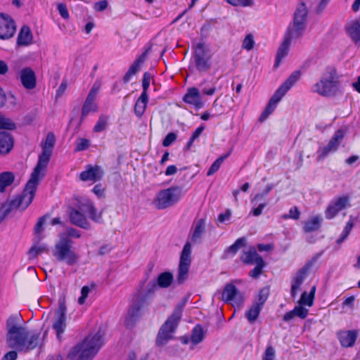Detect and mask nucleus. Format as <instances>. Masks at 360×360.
I'll return each instance as SVG.
<instances>
[{
    "label": "nucleus",
    "instance_id": "57",
    "mask_svg": "<svg viewBox=\"0 0 360 360\" xmlns=\"http://www.w3.org/2000/svg\"><path fill=\"white\" fill-rule=\"evenodd\" d=\"M90 292V288L87 285L82 287L81 290V296L78 299V303L79 304H83L85 302L86 297L89 295Z\"/></svg>",
    "mask_w": 360,
    "mask_h": 360
},
{
    "label": "nucleus",
    "instance_id": "51",
    "mask_svg": "<svg viewBox=\"0 0 360 360\" xmlns=\"http://www.w3.org/2000/svg\"><path fill=\"white\" fill-rule=\"evenodd\" d=\"M90 146V141L86 139H77L75 151L79 152L86 150Z\"/></svg>",
    "mask_w": 360,
    "mask_h": 360
},
{
    "label": "nucleus",
    "instance_id": "37",
    "mask_svg": "<svg viewBox=\"0 0 360 360\" xmlns=\"http://www.w3.org/2000/svg\"><path fill=\"white\" fill-rule=\"evenodd\" d=\"M173 275L169 271L161 273L155 281L158 286L162 288L169 287L173 281Z\"/></svg>",
    "mask_w": 360,
    "mask_h": 360
},
{
    "label": "nucleus",
    "instance_id": "14",
    "mask_svg": "<svg viewBox=\"0 0 360 360\" xmlns=\"http://www.w3.org/2000/svg\"><path fill=\"white\" fill-rule=\"evenodd\" d=\"M316 260V257H313L310 261L307 262L306 264L301 268L292 278L290 289V295L292 297L295 298L297 296L300 286L303 283L309 269L315 264Z\"/></svg>",
    "mask_w": 360,
    "mask_h": 360
},
{
    "label": "nucleus",
    "instance_id": "20",
    "mask_svg": "<svg viewBox=\"0 0 360 360\" xmlns=\"http://www.w3.org/2000/svg\"><path fill=\"white\" fill-rule=\"evenodd\" d=\"M103 174V170L100 166L89 165L86 166V170L80 173L79 178L83 181L96 182L102 179Z\"/></svg>",
    "mask_w": 360,
    "mask_h": 360
},
{
    "label": "nucleus",
    "instance_id": "8",
    "mask_svg": "<svg viewBox=\"0 0 360 360\" xmlns=\"http://www.w3.org/2000/svg\"><path fill=\"white\" fill-rule=\"evenodd\" d=\"M181 196V189L178 186H172L158 192L153 204L158 210H165L176 204Z\"/></svg>",
    "mask_w": 360,
    "mask_h": 360
},
{
    "label": "nucleus",
    "instance_id": "35",
    "mask_svg": "<svg viewBox=\"0 0 360 360\" xmlns=\"http://www.w3.org/2000/svg\"><path fill=\"white\" fill-rule=\"evenodd\" d=\"M41 239V236H37L35 238V240L37 241L36 244H34L29 250L28 254L30 258H34L39 254H41L43 252H47L49 249L46 244L44 243H39V241Z\"/></svg>",
    "mask_w": 360,
    "mask_h": 360
},
{
    "label": "nucleus",
    "instance_id": "16",
    "mask_svg": "<svg viewBox=\"0 0 360 360\" xmlns=\"http://www.w3.org/2000/svg\"><path fill=\"white\" fill-rule=\"evenodd\" d=\"M268 296L269 290L267 288H263L259 290L251 307L249 309V323H253L257 319Z\"/></svg>",
    "mask_w": 360,
    "mask_h": 360
},
{
    "label": "nucleus",
    "instance_id": "21",
    "mask_svg": "<svg viewBox=\"0 0 360 360\" xmlns=\"http://www.w3.org/2000/svg\"><path fill=\"white\" fill-rule=\"evenodd\" d=\"M20 79L22 85L26 89L31 90L37 86V77L31 68H25L20 71Z\"/></svg>",
    "mask_w": 360,
    "mask_h": 360
},
{
    "label": "nucleus",
    "instance_id": "30",
    "mask_svg": "<svg viewBox=\"0 0 360 360\" xmlns=\"http://www.w3.org/2000/svg\"><path fill=\"white\" fill-rule=\"evenodd\" d=\"M205 232V221L203 219L198 220L193 226V231L191 237V242L198 243L200 242L202 235Z\"/></svg>",
    "mask_w": 360,
    "mask_h": 360
},
{
    "label": "nucleus",
    "instance_id": "13",
    "mask_svg": "<svg viewBox=\"0 0 360 360\" xmlns=\"http://www.w3.org/2000/svg\"><path fill=\"white\" fill-rule=\"evenodd\" d=\"M266 265V262L257 252L255 248L249 247V267H252L249 271V276L257 279L264 274Z\"/></svg>",
    "mask_w": 360,
    "mask_h": 360
},
{
    "label": "nucleus",
    "instance_id": "58",
    "mask_svg": "<svg viewBox=\"0 0 360 360\" xmlns=\"http://www.w3.org/2000/svg\"><path fill=\"white\" fill-rule=\"evenodd\" d=\"M274 358L275 350L271 346H269L266 349L262 360H274Z\"/></svg>",
    "mask_w": 360,
    "mask_h": 360
},
{
    "label": "nucleus",
    "instance_id": "31",
    "mask_svg": "<svg viewBox=\"0 0 360 360\" xmlns=\"http://www.w3.org/2000/svg\"><path fill=\"white\" fill-rule=\"evenodd\" d=\"M96 98L87 95L82 109V120L86 117L90 112H95L97 111L98 106L96 103Z\"/></svg>",
    "mask_w": 360,
    "mask_h": 360
},
{
    "label": "nucleus",
    "instance_id": "9",
    "mask_svg": "<svg viewBox=\"0 0 360 360\" xmlns=\"http://www.w3.org/2000/svg\"><path fill=\"white\" fill-rule=\"evenodd\" d=\"M308 9L304 3L300 2L295 11L293 24L288 30L291 37L300 38L306 28Z\"/></svg>",
    "mask_w": 360,
    "mask_h": 360
},
{
    "label": "nucleus",
    "instance_id": "40",
    "mask_svg": "<svg viewBox=\"0 0 360 360\" xmlns=\"http://www.w3.org/2000/svg\"><path fill=\"white\" fill-rule=\"evenodd\" d=\"M140 316L141 313L134 311L131 308H129L124 319V326L128 328H133Z\"/></svg>",
    "mask_w": 360,
    "mask_h": 360
},
{
    "label": "nucleus",
    "instance_id": "36",
    "mask_svg": "<svg viewBox=\"0 0 360 360\" xmlns=\"http://www.w3.org/2000/svg\"><path fill=\"white\" fill-rule=\"evenodd\" d=\"M205 331L200 325H196L192 330L191 342L193 346L200 343L205 338Z\"/></svg>",
    "mask_w": 360,
    "mask_h": 360
},
{
    "label": "nucleus",
    "instance_id": "59",
    "mask_svg": "<svg viewBox=\"0 0 360 360\" xmlns=\"http://www.w3.org/2000/svg\"><path fill=\"white\" fill-rule=\"evenodd\" d=\"M44 223H45V217H40L34 227V232H35V234L37 235V236H40V233L42 232L43 225L44 224Z\"/></svg>",
    "mask_w": 360,
    "mask_h": 360
},
{
    "label": "nucleus",
    "instance_id": "18",
    "mask_svg": "<svg viewBox=\"0 0 360 360\" xmlns=\"http://www.w3.org/2000/svg\"><path fill=\"white\" fill-rule=\"evenodd\" d=\"M16 31L14 20L8 15L0 13V39H8L13 37Z\"/></svg>",
    "mask_w": 360,
    "mask_h": 360
},
{
    "label": "nucleus",
    "instance_id": "38",
    "mask_svg": "<svg viewBox=\"0 0 360 360\" xmlns=\"http://www.w3.org/2000/svg\"><path fill=\"white\" fill-rule=\"evenodd\" d=\"M15 179V175L11 172H4L0 174V192L5 191L7 186L13 184Z\"/></svg>",
    "mask_w": 360,
    "mask_h": 360
},
{
    "label": "nucleus",
    "instance_id": "44",
    "mask_svg": "<svg viewBox=\"0 0 360 360\" xmlns=\"http://www.w3.org/2000/svg\"><path fill=\"white\" fill-rule=\"evenodd\" d=\"M251 202L252 205L251 212L255 217L259 216L262 214L263 209L267 205L265 199H261L260 200H257L255 202H253L252 200Z\"/></svg>",
    "mask_w": 360,
    "mask_h": 360
},
{
    "label": "nucleus",
    "instance_id": "54",
    "mask_svg": "<svg viewBox=\"0 0 360 360\" xmlns=\"http://www.w3.org/2000/svg\"><path fill=\"white\" fill-rule=\"evenodd\" d=\"M304 305L296 306L292 310L295 316L300 319H305L308 314L309 310L303 307Z\"/></svg>",
    "mask_w": 360,
    "mask_h": 360
},
{
    "label": "nucleus",
    "instance_id": "43",
    "mask_svg": "<svg viewBox=\"0 0 360 360\" xmlns=\"http://www.w3.org/2000/svg\"><path fill=\"white\" fill-rule=\"evenodd\" d=\"M354 224V219L351 216L349 220L347 221L346 226H345L340 237L338 239H337V240H336V243L338 244H341L346 240V238L349 236L351 230L352 229Z\"/></svg>",
    "mask_w": 360,
    "mask_h": 360
},
{
    "label": "nucleus",
    "instance_id": "24",
    "mask_svg": "<svg viewBox=\"0 0 360 360\" xmlns=\"http://www.w3.org/2000/svg\"><path fill=\"white\" fill-rule=\"evenodd\" d=\"M294 39L295 38L294 37H291L290 32H288L283 43L278 49L274 67H278L282 59L288 55L290 41Z\"/></svg>",
    "mask_w": 360,
    "mask_h": 360
},
{
    "label": "nucleus",
    "instance_id": "27",
    "mask_svg": "<svg viewBox=\"0 0 360 360\" xmlns=\"http://www.w3.org/2000/svg\"><path fill=\"white\" fill-rule=\"evenodd\" d=\"M184 101L187 103L194 105L197 108H200L203 105L199 91L195 87L188 90L184 97Z\"/></svg>",
    "mask_w": 360,
    "mask_h": 360
},
{
    "label": "nucleus",
    "instance_id": "42",
    "mask_svg": "<svg viewBox=\"0 0 360 360\" xmlns=\"http://www.w3.org/2000/svg\"><path fill=\"white\" fill-rule=\"evenodd\" d=\"M158 287L156 282L152 281L148 283L145 288L143 284L141 285L137 290L150 298L157 290Z\"/></svg>",
    "mask_w": 360,
    "mask_h": 360
},
{
    "label": "nucleus",
    "instance_id": "46",
    "mask_svg": "<svg viewBox=\"0 0 360 360\" xmlns=\"http://www.w3.org/2000/svg\"><path fill=\"white\" fill-rule=\"evenodd\" d=\"M345 131L342 129L337 130L329 141V143H332L333 146H335V147L338 148L341 141L345 136Z\"/></svg>",
    "mask_w": 360,
    "mask_h": 360
},
{
    "label": "nucleus",
    "instance_id": "48",
    "mask_svg": "<svg viewBox=\"0 0 360 360\" xmlns=\"http://www.w3.org/2000/svg\"><path fill=\"white\" fill-rule=\"evenodd\" d=\"M228 157V155H226L224 156H221L219 158H217L213 164L211 165L210 168L209 169L207 175V176H212L216 172H217L221 167L222 162L224 161V160Z\"/></svg>",
    "mask_w": 360,
    "mask_h": 360
},
{
    "label": "nucleus",
    "instance_id": "7",
    "mask_svg": "<svg viewBox=\"0 0 360 360\" xmlns=\"http://www.w3.org/2000/svg\"><path fill=\"white\" fill-rule=\"evenodd\" d=\"M53 255L60 262H65L68 265L75 264L79 260V255L72 250V240L68 237L61 236L56 243Z\"/></svg>",
    "mask_w": 360,
    "mask_h": 360
},
{
    "label": "nucleus",
    "instance_id": "11",
    "mask_svg": "<svg viewBox=\"0 0 360 360\" xmlns=\"http://www.w3.org/2000/svg\"><path fill=\"white\" fill-rule=\"evenodd\" d=\"M191 245L187 242L183 248L181 254L180 261L176 276L177 282L181 284L187 280L191 264Z\"/></svg>",
    "mask_w": 360,
    "mask_h": 360
},
{
    "label": "nucleus",
    "instance_id": "12",
    "mask_svg": "<svg viewBox=\"0 0 360 360\" xmlns=\"http://www.w3.org/2000/svg\"><path fill=\"white\" fill-rule=\"evenodd\" d=\"M211 58L212 55L209 50L202 44H198L193 55V60L197 70L201 72H207L211 68Z\"/></svg>",
    "mask_w": 360,
    "mask_h": 360
},
{
    "label": "nucleus",
    "instance_id": "34",
    "mask_svg": "<svg viewBox=\"0 0 360 360\" xmlns=\"http://www.w3.org/2000/svg\"><path fill=\"white\" fill-rule=\"evenodd\" d=\"M322 218L320 215L314 216L304 222V231L310 233L317 231L321 224Z\"/></svg>",
    "mask_w": 360,
    "mask_h": 360
},
{
    "label": "nucleus",
    "instance_id": "25",
    "mask_svg": "<svg viewBox=\"0 0 360 360\" xmlns=\"http://www.w3.org/2000/svg\"><path fill=\"white\" fill-rule=\"evenodd\" d=\"M345 30L356 44L360 42V22L358 20L348 22L345 25Z\"/></svg>",
    "mask_w": 360,
    "mask_h": 360
},
{
    "label": "nucleus",
    "instance_id": "29",
    "mask_svg": "<svg viewBox=\"0 0 360 360\" xmlns=\"http://www.w3.org/2000/svg\"><path fill=\"white\" fill-rule=\"evenodd\" d=\"M13 147L12 136L6 131L0 132V154H8Z\"/></svg>",
    "mask_w": 360,
    "mask_h": 360
},
{
    "label": "nucleus",
    "instance_id": "45",
    "mask_svg": "<svg viewBox=\"0 0 360 360\" xmlns=\"http://www.w3.org/2000/svg\"><path fill=\"white\" fill-rule=\"evenodd\" d=\"M338 150V148L335 146H333L332 143H328L322 148H320L318 150L319 157L318 160H323L326 156H327L330 153H334Z\"/></svg>",
    "mask_w": 360,
    "mask_h": 360
},
{
    "label": "nucleus",
    "instance_id": "19",
    "mask_svg": "<svg viewBox=\"0 0 360 360\" xmlns=\"http://www.w3.org/2000/svg\"><path fill=\"white\" fill-rule=\"evenodd\" d=\"M349 201V199L347 196H342L331 201L325 212L326 219L334 218L339 212L347 207Z\"/></svg>",
    "mask_w": 360,
    "mask_h": 360
},
{
    "label": "nucleus",
    "instance_id": "55",
    "mask_svg": "<svg viewBox=\"0 0 360 360\" xmlns=\"http://www.w3.org/2000/svg\"><path fill=\"white\" fill-rule=\"evenodd\" d=\"M176 138H177V136L174 132H170V133L167 134L162 141V146L164 147L169 146L172 143H173L176 141Z\"/></svg>",
    "mask_w": 360,
    "mask_h": 360
},
{
    "label": "nucleus",
    "instance_id": "41",
    "mask_svg": "<svg viewBox=\"0 0 360 360\" xmlns=\"http://www.w3.org/2000/svg\"><path fill=\"white\" fill-rule=\"evenodd\" d=\"M238 290L232 283L226 285L222 292V300L226 302H231L234 299V296L237 295Z\"/></svg>",
    "mask_w": 360,
    "mask_h": 360
},
{
    "label": "nucleus",
    "instance_id": "3",
    "mask_svg": "<svg viewBox=\"0 0 360 360\" xmlns=\"http://www.w3.org/2000/svg\"><path fill=\"white\" fill-rule=\"evenodd\" d=\"M103 345L100 331L89 335L81 344L73 347L68 354L71 360H91Z\"/></svg>",
    "mask_w": 360,
    "mask_h": 360
},
{
    "label": "nucleus",
    "instance_id": "4",
    "mask_svg": "<svg viewBox=\"0 0 360 360\" xmlns=\"http://www.w3.org/2000/svg\"><path fill=\"white\" fill-rule=\"evenodd\" d=\"M186 303V299L178 304L174 309L172 314L167 318L165 323L159 330L156 345L164 346L170 340L173 339V334L175 332L182 316V313Z\"/></svg>",
    "mask_w": 360,
    "mask_h": 360
},
{
    "label": "nucleus",
    "instance_id": "5",
    "mask_svg": "<svg viewBox=\"0 0 360 360\" xmlns=\"http://www.w3.org/2000/svg\"><path fill=\"white\" fill-rule=\"evenodd\" d=\"M311 91L323 96H335L340 91L335 70L332 67H328L319 81L312 86Z\"/></svg>",
    "mask_w": 360,
    "mask_h": 360
},
{
    "label": "nucleus",
    "instance_id": "61",
    "mask_svg": "<svg viewBox=\"0 0 360 360\" xmlns=\"http://www.w3.org/2000/svg\"><path fill=\"white\" fill-rule=\"evenodd\" d=\"M58 10L60 15H61L62 18H63L64 19L69 18V13L67 9V7L65 4H58Z\"/></svg>",
    "mask_w": 360,
    "mask_h": 360
},
{
    "label": "nucleus",
    "instance_id": "23",
    "mask_svg": "<svg viewBox=\"0 0 360 360\" xmlns=\"http://www.w3.org/2000/svg\"><path fill=\"white\" fill-rule=\"evenodd\" d=\"M69 217L70 222L77 226L84 229H89L91 227L90 223L80 210L70 208L69 210Z\"/></svg>",
    "mask_w": 360,
    "mask_h": 360
},
{
    "label": "nucleus",
    "instance_id": "28",
    "mask_svg": "<svg viewBox=\"0 0 360 360\" xmlns=\"http://www.w3.org/2000/svg\"><path fill=\"white\" fill-rule=\"evenodd\" d=\"M149 297L147 295H143L141 292L138 290L134 295V302L130 307L134 311L141 313V310L144 307L149 305Z\"/></svg>",
    "mask_w": 360,
    "mask_h": 360
},
{
    "label": "nucleus",
    "instance_id": "22",
    "mask_svg": "<svg viewBox=\"0 0 360 360\" xmlns=\"http://www.w3.org/2000/svg\"><path fill=\"white\" fill-rule=\"evenodd\" d=\"M79 209L81 212L89 214V218L96 223H102L101 212L97 213L93 202L88 199H84L79 202Z\"/></svg>",
    "mask_w": 360,
    "mask_h": 360
},
{
    "label": "nucleus",
    "instance_id": "26",
    "mask_svg": "<svg viewBox=\"0 0 360 360\" xmlns=\"http://www.w3.org/2000/svg\"><path fill=\"white\" fill-rule=\"evenodd\" d=\"M357 333L355 330H345L338 333V338L344 347H352L356 341Z\"/></svg>",
    "mask_w": 360,
    "mask_h": 360
},
{
    "label": "nucleus",
    "instance_id": "6",
    "mask_svg": "<svg viewBox=\"0 0 360 360\" xmlns=\"http://www.w3.org/2000/svg\"><path fill=\"white\" fill-rule=\"evenodd\" d=\"M301 76L300 71H294L288 79L279 86L275 91L274 95L270 98L266 108L260 116L261 121L264 120L267 117L271 115L276 109L278 103L281 101L282 98L286 93L293 86L295 83L300 79Z\"/></svg>",
    "mask_w": 360,
    "mask_h": 360
},
{
    "label": "nucleus",
    "instance_id": "63",
    "mask_svg": "<svg viewBox=\"0 0 360 360\" xmlns=\"http://www.w3.org/2000/svg\"><path fill=\"white\" fill-rule=\"evenodd\" d=\"M100 89V83L98 82H96L92 88L91 89L88 96L96 98L97 94Z\"/></svg>",
    "mask_w": 360,
    "mask_h": 360
},
{
    "label": "nucleus",
    "instance_id": "50",
    "mask_svg": "<svg viewBox=\"0 0 360 360\" xmlns=\"http://www.w3.org/2000/svg\"><path fill=\"white\" fill-rule=\"evenodd\" d=\"M108 124V118L103 115L99 117L98 120L94 127V132H101L105 129Z\"/></svg>",
    "mask_w": 360,
    "mask_h": 360
},
{
    "label": "nucleus",
    "instance_id": "17",
    "mask_svg": "<svg viewBox=\"0 0 360 360\" xmlns=\"http://www.w3.org/2000/svg\"><path fill=\"white\" fill-rule=\"evenodd\" d=\"M248 240L245 237L238 238L235 243L228 247L224 252V257L225 259L233 257L239 250H242L243 254L241 255L240 259L244 264H248V252L246 248Z\"/></svg>",
    "mask_w": 360,
    "mask_h": 360
},
{
    "label": "nucleus",
    "instance_id": "10",
    "mask_svg": "<svg viewBox=\"0 0 360 360\" xmlns=\"http://www.w3.org/2000/svg\"><path fill=\"white\" fill-rule=\"evenodd\" d=\"M55 143V135L53 133L49 132L46 137L45 142L42 145V153L39 156L37 164L34 170L41 173H45Z\"/></svg>",
    "mask_w": 360,
    "mask_h": 360
},
{
    "label": "nucleus",
    "instance_id": "60",
    "mask_svg": "<svg viewBox=\"0 0 360 360\" xmlns=\"http://www.w3.org/2000/svg\"><path fill=\"white\" fill-rule=\"evenodd\" d=\"M271 189V186H267L261 193H257L255 195V196L252 198V202H255L257 200H260L261 199H265L264 197L269 193Z\"/></svg>",
    "mask_w": 360,
    "mask_h": 360
},
{
    "label": "nucleus",
    "instance_id": "52",
    "mask_svg": "<svg viewBox=\"0 0 360 360\" xmlns=\"http://www.w3.org/2000/svg\"><path fill=\"white\" fill-rule=\"evenodd\" d=\"M231 304L235 307L240 309L245 303V297L243 294L240 291L238 292L237 295L234 296V299L231 300Z\"/></svg>",
    "mask_w": 360,
    "mask_h": 360
},
{
    "label": "nucleus",
    "instance_id": "1",
    "mask_svg": "<svg viewBox=\"0 0 360 360\" xmlns=\"http://www.w3.org/2000/svg\"><path fill=\"white\" fill-rule=\"evenodd\" d=\"M20 314H13L6 321V343L8 347L18 351L36 348L40 342V333L30 332L22 324Z\"/></svg>",
    "mask_w": 360,
    "mask_h": 360
},
{
    "label": "nucleus",
    "instance_id": "56",
    "mask_svg": "<svg viewBox=\"0 0 360 360\" xmlns=\"http://www.w3.org/2000/svg\"><path fill=\"white\" fill-rule=\"evenodd\" d=\"M151 79V75L149 72H145L143 76V80H142V87H143V92L147 94L148 89L150 85V82Z\"/></svg>",
    "mask_w": 360,
    "mask_h": 360
},
{
    "label": "nucleus",
    "instance_id": "33",
    "mask_svg": "<svg viewBox=\"0 0 360 360\" xmlns=\"http://www.w3.org/2000/svg\"><path fill=\"white\" fill-rule=\"evenodd\" d=\"M148 101V94L142 93L136 100L134 108V113L137 117H141L143 115L147 106Z\"/></svg>",
    "mask_w": 360,
    "mask_h": 360
},
{
    "label": "nucleus",
    "instance_id": "2",
    "mask_svg": "<svg viewBox=\"0 0 360 360\" xmlns=\"http://www.w3.org/2000/svg\"><path fill=\"white\" fill-rule=\"evenodd\" d=\"M44 176L45 173H41L33 169L22 193L15 199L2 205L0 208V219H4L15 209L25 210L32 202L39 181Z\"/></svg>",
    "mask_w": 360,
    "mask_h": 360
},
{
    "label": "nucleus",
    "instance_id": "39",
    "mask_svg": "<svg viewBox=\"0 0 360 360\" xmlns=\"http://www.w3.org/2000/svg\"><path fill=\"white\" fill-rule=\"evenodd\" d=\"M315 292H316V286L315 285H313L311 287L310 292L309 293L306 291L303 292L302 293L301 297L299 300V304L311 307L314 304Z\"/></svg>",
    "mask_w": 360,
    "mask_h": 360
},
{
    "label": "nucleus",
    "instance_id": "49",
    "mask_svg": "<svg viewBox=\"0 0 360 360\" xmlns=\"http://www.w3.org/2000/svg\"><path fill=\"white\" fill-rule=\"evenodd\" d=\"M15 124L9 118H7L0 114V129H5L13 130L15 129Z\"/></svg>",
    "mask_w": 360,
    "mask_h": 360
},
{
    "label": "nucleus",
    "instance_id": "64",
    "mask_svg": "<svg viewBox=\"0 0 360 360\" xmlns=\"http://www.w3.org/2000/svg\"><path fill=\"white\" fill-rule=\"evenodd\" d=\"M18 353L15 351H10L4 354L1 360H16Z\"/></svg>",
    "mask_w": 360,
    "mask_h": 360
},
{
    "label": "nucleus",
    "instance_id": "15",
    "mask_svg": "<svg viewBox=\"0 0 360 360\" xmlns=\"http://www.w3.org/2000/svg\"><path fill=\"white\" fill-rule=\"evenodd\" d=\"M66 305L65 301H60L58 309L55 311L53 328L55 330L58 338L60 340L66 328Z\"/></svg>",
    "mask_w": 360,
    "mask_h": 360
},
{
    "label": "nucleus",
    "instance_id": "53",
    "mask_svg": "<svg viewBox=\"0 0 360 360\" xmlns=\"http://www.w3.org/2000/svg\"><path fill=\"white\" fill-rule=\"evenodd\" d=\"M300 216V212L298 210V208L296 206H294L290 208L288 214H285L282 216V218L284 219H298Z\"/></svg>",
    "mask_w": 360,
    "mask_h": 360
},
{
    "label": "nucleus",
    "instance_id": "47",
    "mask_svg": "<svg viewBox=\"0 0 360 360\" xmlns=\"http://www.w3.org/2000/svg\"><path fill=\"white\" fill-rule=\"evenodd\" d=\"M147 52L142 53L130 66L129 70L134 75L139 70L141 65L144 63Z\"/></svg>",
    "mask_w": 360,
    "mask_h": 360
},
{
    "label": "nucleus",
    "instance_id": "32",
    "mask_svg": "<svg viewBox=\"0 0 360 360\" xmlns=\"http://www.w3.org/2000/svg\"><path fill=\"white\" fill-rule=\"evenodd\" d=\"M32 41V34L28 26L24 25L20 29L17 42L20 46H27Z\"/></svg>",
    "mask_w": 360,
    "mask_h": 360
},
{
    "label": "nucleus",
    "instance_id": "62",
    "mask_svg": "<svg viewBox=\"0 0 360 360\" xmlns=\"http://www.w3.org/2000/svg\"><path fill=\"white\" fill-rule=\"evenodd\" d=\"M108 3L106 0H103L95 3L94 9L96 11H103L108 7Z\"/></svg>",
    "mask_w": 360,
    "mask_h": 360
}]
</instances>
